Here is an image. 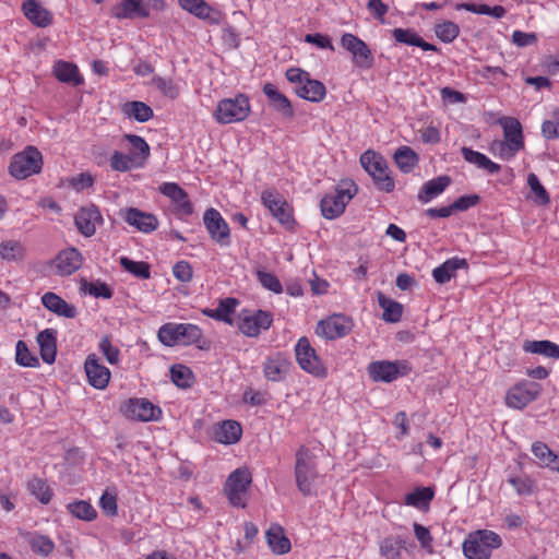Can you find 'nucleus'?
<instances>
[{
    "mask_svg": "<svg viewBox=\"0 0 559 559\" xmlns=\"http://www.w3.org/2000/svg\"><path fill=\"white\" fill-rule=\"evenodd\" d=\"M503 129V140H493L489 151L503 160H509L524 147L522 126L515 118H503L500 120Z\"/></svg>",
    "mask_w": 559,
    "mask_h": 559,
    "instance_id": "obj_1",
    "label": "nucleus"
},
{
    "mask_svg": "<svg viewBox=\"0 0 559 559\" xmlns=\"http://www.w3.org/2000/svg\"><path fill=\"white\" fill-rule=\"evenodd\" d=\"M295 480L298 490L304 496L316 491V480L319 477L316 455L306 447H300L295 454Z\"/></svg>",
    "mask_w": 559,
    "mask_h": 559,
    "instance_id": "obj_2",
    "label": "nucleus"
},
{
    "mask_svg": "<svg viewBox=\"0 0 559 559\" xmlns=\"http://www.w3.org/2000/svg\"><path fill=\"white\" fill-rule=\"evenodd\" d=\"M502 545L501 537L489 530L471 533L463 543V552L468 559H489Z\"/></svg>",
    "mask_w": 559,
    "mask_h": 559,
    "instance_id": "obj_3",
    "label": "nucleus"
},
{
    "mask_svg": "<svg viewBox=\"0 0 559 559\" xmlns=\"http://www.w3.org/2000/svg\"><path fill=\"white\" fill-rule=\"evenodd\" d=\"M357 193V186L352 180H343L333 193H329L321 200L320 206L322 215L328 219H333L343 214L346 204Z\"/></svg>",
    "mask_w": 559,
    "mask_h": 559,
    "instance_id": "obj_4",
    "label": "nucleus"
},
{
    "mask_svg": "<svg viewBox=\"0 0 559 559\" xmlns=\"http://www.w3.org/2000/svg\"><path fill=\"white\" fill-rule=\"evenodd\" d=\"M287 80L295 84L296 94L307 100L319 103L325 96V86L318 80L310 79L308 72L299 68H290L286 71Z\"/></svg>",
    "mask_w": 559,
    "mask_h": 559,
    "instance_id": "obj_5",
    "label": "nucleus"
},
{
    "mask_svg": "<svg viewBox=\"0 0 559 559\" xmlns=\"http://www.w3.org/2000/svg\"><path fill=\"white\" fill-rule=\"evenodd\" d=\"M43 156L34 146L26 147L23 152L15 154L9 166V173L16 179H25L41 170Z\"/></svg>",
    "mask_w": 559,
    "mask_h": 559,
    "instance_id": "obj_6",
    "label": "nucleus"
},
{
    "mask_svg": "<svg viewBox=\"0 0 559 559\" xmlns=\"http://www.w3.org/2000/svg\"><path fill=\"white\" fill-rule=\"evenodd\" d=\"M251 481L252 477L247 468H237L228 476L224 491L233 507L246 508Z\"/></svg>",
    "mask_w": 559,
    "mask_h": 559,
    "instance_id": "obj_7",
    "label": "nucleus"
},
{
    "mask_svg": "<svg viewBox=\"0 0 559 559\" xmlns=\"http://www.w3.org/2000/svg\"><path fill=\"white\" fill-rule=\"evenodd\" d=\"M250 112V103L247 96L240 94L235 98H225L217 104L215 118L219 123H231L245 120Z\"/></svg>",
    "mask_w": 559,
    "mask_h": 559,
    "instance_id": "obj_8",
    "label": "nucleus"
},
{
    "mask_svg": "<svg viewBox=\"0 0 559 559\" xmlns=\"http://www.w3.org/2000/svg\"><path fill=\"white\" fill-rule=\"evenodd\" d=\"M295 353L297 362L304 371L319 379L326 378L328 369L307 337H300L298 340Z\"/></svg>",
    "mask_w": 559,
    "mask_h": 559,
    "instance_id": "obj_9",
    "label": "nucleus"
},
{
    "mask_svg": "<svg viewBox=\"0 0 559 559\" xmlns=\"http://www.w3.org/2000/svg\"><path fill=\"white\" fill-rule=\"evenodd\" d=\"M261 201L280 224L287 229L294 227L293 210L280 192L274 189L264 190L261 193Z\"/></svg>",
    "mask_w": 559,
    "mask_h": 559,
    "instance_id": "obj_10",
    "label": "nucleus"
},
{
    "mask_svg": "<svg viewBox=\"0 0 559 559\" xmlns=\"http://www.w3.org/2000/svg\"><path fill=\"white\" fill-rule=\"evenodd\" d=\"M341 46L352 53L353 62L362 69H369L373 64V57L367 44L356 35L345 33L341 37Z\"/></svg>",
    "mask_w": 559,
    "mask_h": 559,
    "instance_id": "obj_11",
    "label": "nucleus"
},
{
    "mask_svg": "<svg viewBox=\"0 0 559 559\" xmlns=\"http://www.w3.org/2000/svg\"><path fill=\"white\" fill-rule=\"evenodd\" d=\"M408 371L407 364L405 361H373L368 366V373L370 378L376 381L392 382L399 376H404Z\"/></svg>",
    "mask_w": 559,
    "mask_h": 559,
    "instance_id": "obj_12",
    "label": "nucleus"
},
{
    "mask_svg": "<svg viewBox=\"0 0 559 559\" xmlns=\"http://www.w3.org/2000/svg\"><path fill=\"white\" fill-rule=\"evenodd\" d=\"M540 392V385L535 382H522L512 386L507 395L506 403L508 406L522 409L527 404L537 399Z\"/></svg>",
    "mask_w": 559,
    "mask_h": 559,
    "instance_id": "obj_13",
    "label": "nucleus"
},
{
    "mask_svg": "<svg viewBox=\"0 0 559 559\" xmlns=\"http://www.w3.org/2000/svg\"><path fill=\"white\" fill-rule=\"evenodd\" d=\"M353 328L350 319L334 314L325 320L319 321L316 328V333L326 340H334L347 335Z\"/></svg>",
    "mask_w": 559,
    "mask_h": 559,
    "instance_id": "obj_14",
    "label": "nucleus"
},
{
    "mask_svg": "<svg viewBox=\"0 0 559 559\" xmlns=\"http://www.w3.org/2000/svg\"><path fill=\"white\" fill-rule=\"evenodd\" d=\"M103 223V216L94 204L81 207L74 215V224L78 230L85 237L94 236L97 226Z\"/></svg>",
    "mask_w": 559,
    "mask_h": 559,
    "instance_id": "obj_15",
    "label": "nucleus"
},
{
    "mask_svg": "<svg viewBox=\"0 0 559 559\" xmlns=\"http://www.w3.org/2000/svg\"><path fill=\"white\" fill-rule=\"evenodd\" d=\"M204 225L211 238L221 246H228L230 242L229 227L221 213L215 209H209L203 215Z\"/></svg>",
    "mask_w": 559,
    "mask_h": 559,
    "instance_id": "obj_16",
    "label": "nucleus"
},
{
    "mask_svg": "<svg viewBox=\"0 0 559 559\" xmlns=\"http://www.w3.org/2000/svg\"><path fill=\"white\" fill-rule=\"evenodd\" d=\"M272 321L270 312L258 310L251 314H243L238 322V328L246 336L255 337L262 330L270 329Z\"/></svg>",
    "mask_w": 559,
    "mask_h": 559,
    "instance_id": "obj_17",
    "label": "nucleus"
},
{
    "mask_svg": "<svg viewBox=\"0 0 559 559\" xmlns=\"http://www.w3.org/2000/svg\"><path fill=\"white\" fill-rule=\"evenodd\" d=\"M122 217L130 226L142 233H152L158 227L157 217L136 207H127L119 211Z\"/></svg>",
    "mask_w": 559,
    "mask_h": 559,
    "instance_id": "obj_18",
    "label": "nucleus"
},
{
    "mask_svg": "<svg viewBox=\"0 0 559 559\" xmlns=\"http://www.w3.org/2000/svg\"><path fill=\"white\" fill-rule=\"evenodd\" d=\"M123 413L127 417L141 421L157 420L162 411L150 401L143 399L129 400L123 406Z\"/></svg>",
    "mask_w": 559,
    "mask_h": 559,
    "instance_id": "obj_19",
    "label": "nucleus"
},
{
    "mask_svg": "<svg viewBox=\"0 0 559 559\" xmlns=\"http://www.w3.org/2000/svg\"><path fill=\"white\" fill-rule=\"evenodd\" d=\"M178 2L183 10L211 25H218L224 19L222 12L210 7L205 0H178Z\"/></svg>",
    "mask_w": 559,
    "mask_h": 559,
    "instance_id": "obj_20",
    "label": "nucleus"
},
{
    "mask_svg": "<svg viewBox=\"0 0 559 559\" xmlns=\"http://www.w3.org/2000/svg\"><path fill=\"white\" fill-rule=\"evenodd\" d=\"M84 369L88 383L92 386L103 390L108 385L110 380V371L107 367L99 362V358L95 354H90L86 357Z\"/></svg>",
    "mask_w": 559,
    "mask_h": 559,
    "instance_id": "obj_21",
    "label": "nucleus"
},
{
    "mask_svg": "<svg viewBox=\"0 0 559 559\" xmlns=\"http://www.w3.org/2000/svg\"><path fill=\"white\" fill-rule=\"evenodd\" d=\"M81 265L82 255L75 248L61 251L55 259L56 272L61 276L73 274Z\"/></svg>",
    "mask_w": 559,
    "mask_h": 559,
    "instance_id": "obj_22",
    "label": "nucleus"
},
{
    "mask_svg": "<svg viewBox=\"0 0 559 559\" xmlns=\"http://www.w3.org/2000/svg\"><path fill=\"white\" fill-rule=\"evenodd\" d=\"M159 192L176 203L181 214L190 215L193 212V206L187 192L179 185L165 182L159 187Z\"/></svg>",
    "mask_w": 559,
    "mask_h": 559,
    "instance_id": "obj_23",
    "label": "nucleus"
},
{
    "mask_svg": "<svg viewBox=\"0 0 559 559\" xmlns=\"http://www.w3.org/2000/svg\"><path fill=\"white\" fill-rule=\"evenodd\" d=\"M22 10L26 19L37 27H47L52 23V14L36 0H24Z\"/></svg>",
    "mask_w": 559,
    "mask_h": 559,
    "instance_id": "obj_24",
    "label": "nucleus"
},
{
    "mask_svg": "<svg viewBox=\"0 0 559 559\" xmlns=\"http://www.w3.org/2000/svg\"><path fill=\"white\" fill-rule=\"evenodd\" d=\"M41 304L47 310L60 317L72 319L78 313L73 305L68 304L60 296L51 292L43 295Z\"/></svg>",
    "mask_w": 559,
    "mask_h": 559,
    "instance_id": "obj_25",
    "label": "nucleus"
},
{
    "mask_svg": "<svg viewBox=\"0 0 559 559\" xmlns=\"http://www.w3.org/2000/svg\"><path fill=\"white\" fill-rule=\"evenodd\" d=\"M241 435V426L236 420H224L214 427V439L223 444H234L238 442Z\"/></svg>",
    "mask_w": 559,
    "mask_h": 559,
    "instance_id": "obj_26",
    "label": "nucleus"
},
{
    "mask_svg": "<svg viewBox=\"0 0 559 559\" xmlns=\"http://www.w3.org/2000/svg\"><path fill=\"white\" fill-rule=\"evenodd\" d=\"M263 93L269 98L270 105L283 117H293L294 110L289 99L284 94L280 93L275 85L266 83L263 86Z\"/></svg>",
    "mask_w": 559,
    "mask_h": 559,
    "instance_id": "obj_27",
    "label": "nucleus"
},
{
    "mask_svg": "<svg viewBox=\"0 0 559 559\" xmlns=\"http://www.w3.org/2000/svg\"><path fill=\"white\" fill-rule=\"evenodd\" d=\"M112 15L119 20L136 16L147 17L150 12L140 0H121L118 5L112 8Z\"/></svg>",
    "mask_w": 559,
    "mask_h": 559,
    "instance_id": "obj_28",
    "label": "nucleus"
},
{
    "mask_svg": "<svg viewBox=\"0 0 559 559\" xmlns=\"http://www.w3.org/2000/svg\"><path fill=\"white\" fill-rule=\"evenodd\" d=\"M265 539L270 549L276 555L287 554L290 548V542L285 536L284 530L277 524H272L265 533Z\"/></svg>",
    "mask_w": 559,
    "mask_h": 559,
    "instance_id": "obj_29",
    "label": "nucleus"
},
{
    "mask_svg": "<svg viewBox=\"0 0 559 559\" xmlns=\"http://www.w3.org/2000/svg\"><path fill=\"white\" fill-rule=\"evenodd\" d=\"M53 73L60 82L71 84L73 86L81 85L84 82V79L79 73L78 67L72 62L62 60L56 62L53 66Z\"/></svg>",
    "mask_w": 559,
    "mask_h": 559,
    "instance_id": "obj_30",
    "label": "nucleus"
},
{
    "mask_svg": "<svg viewBox=\"0 0 559 559\" xmlns=\"http://www.w3.org/2000/svg\"><path fill=\"white\" fill-rule=\"evenodd\" d=\"M467 267L465 259L451 258L443 262L440 266L432 271L435 281L439 284H444L451 281L455 276V273L460 269Z\"/></svg>",
    "mask_w": 559,
    "mask_h": 559,
    "instance_id": "obj_31",
    "label": "nucleus"
},
{
    "mask_svg": "<svg viewBox=\"0 0 559 559\" xmlns=\"http://www.w3.org/2000/svg\"><path fill=\"white\" fill-rule=\"evenodd\" d=\"M451 183L449 176H439L431 180H428L418 193V200L421 203H428L433 198L441 194Z\"/></svg>",
    "mask_w": 559,
    "mask_h": 559,
    "instance_id": "obj_32",
    "label": "nucleus"
},
{
    "mask_svg": "<svg viewBox=\"0 0 559 559\" xmlns=\"http://www.w3.org/2000/svg\"><path fill=\"white\" fill-rule=\"evenodd\" d=\"M56 331L46 329L37 335V342L40 348V356L47 364H52L57 354Z\"/></svg>",
    "mask_w": 559,
    "mask_h": 559,
    "instance_id": "obj_33",
    "label": "nucleus"
},
{
    "mask_svg": "<svg viewBox=\"0 0 559 559\" xmlns=\"http://www.w3.org/2000/svg\"><path fill=\"white\" fill-rule=\"evenodd\" d=\"M462 155L464 159L475 165L478 168L487 170L489 174H497L500 171L501 167L499 164L490 160L486 155L474 151L469 147L463 146L461 148Z\"/></svg>",
    "mask_w": 559,
    "mask_h": 559,
    "instance_id": "obj_34",
    "label": "nucleus"
},
{
    "mask_svg": "<svg viewBox=\"0 0 559 559\" xmlns=\"http://www.w3.org/2000/svg\"><path fill=\"white\" fill-rule=\"evenodd\" d=\"M394 39L399 43L420 47L425 51H436L437 47L432 44L425 41L414 31L408 28H394L392 31Z\"/></svg>",
    "mask_w": 559,
    "mask_h": 559,
    "instance_id": "obj_35",
    "label": "nucleus"
},
{
    "mask_svg": "<svg viewBox=\"0 0 559 559\" xmlns=\"http://www.w3.org/2000/svg\"><path fill=\"white\" fill-rule=\"evenodd\" d=\"M379 306L383 309L382 319L385 322L396 323L401 320L403 313L402 304L386 297L383 293H378Z\"/></svg>",
    "mask_w": 559,
    "mask_h": 559,
    "instance_id": "obj_36",
    "label": "nucleus"
},
{
    "mask_svg": "<svg viewBox=\"0 0 559 559\" xmlns=\"http://www.w3.org/2000/svg\"><path fill=\"white\" fill-rule=\"evenodd\" d=\"M404 548L405 540L400 536H389L380 543V554L385 559H402Z\"/></svg>",
    "mask_w": 559,
    "mask_h": 559,
    "instance_id": "obj_37",
    "label": "nucleus"
},
{
    "mask_svg": "<svg viewBox=\"0 0 559 559\" xmlns=\"http://www.w3.org/2000/svg\"><path fill=\"white\" fill-rule=\"evenodd\" d=\"M264 376L270 381H281L288 371V364L281 357L269 358L263 367Z\"/></svg>",
    "mask_w": 559,
    "mask_h": 559,
    "instance_id": "obj_38",
    "label": "nucleus"
},
{
    "mask_svg": "<svg viewBox=\"0 0 559 559\" xmlns=\"http://www.w3.org/2000/svg\"><path fill=\"white\" fill-rule=\"evenodd\" d=\"M532 452L540 467L551 468L552 464L558 460V455L542 441H536L532 444Z\"/></svg>",
    "mask_w": 559,
    "mask_h": 559,
    "instance_id": "obj_39",
    "label": "nucleus"
},
{
    "mask_svg": "<svg viewBox=\"0 0 559 559\" xmlns=\"http://www.w3.org/2000/svg\"><path fill=\"white\" fill-rule=\"evenodd\" d=\"M238 305V301L235 298H226L221 300L218 307L216 309H207L204 310V313L210 317L214 318L227 323H231V313H234L236 306Z\"/></svg>",
    "mask_w": 559,
    "mask_h": 559,
    "instance_id": "obj_40",
    "label": "nucleus"
},
{
    "mask_svg": "<svg viewBox=\"0 0 559 559\" xmlns=\"http://www.w3.org/2000/svg\"><path fill=\"white\" fill-rule=\"evenodd\" d=\"M524 349L530 353L559 358V345L550 341H531L524 344Z\"/></svg>",
    "mask_w": 559,
    "mask_h": 559,
    "instance_id": "obj_41",
    "label": "nucleus"
},
{
    "mask_svg": "<svg viewBox=\"0 0 559 559\" xmlns=\"http://www.w3.org/2000/svg\"><path fill=\"white\" fill-rule=\"evenodd\" d=\"M394 160L404 173H409L417 164V154L408 146L400 147L394 154Z\"/></svg>",
    "mask_w": 559,
    "mask_h": 559,
    "instance_id": "obj_42",
    "label": "nucleus"
},
{
    "mask_svg": "<svg viewBox=\"0 0 559 559\" xmlns=\"http://www.w3.org/2000/svg\"><path fill=\"white\" fill-rule=\"evenodd\" d=\"M25 248L17 240L0 242V257L5 261H20L24 258Z\"/></svg>",
    "mask_w": 559,
    "mask_h": 559,
    "instance_id": "obj_43",
    "label": "nucleus"
},
{
    "mask_svg": "<svg viewBox=\"0 0 559 559\" xmlns=\"http://www.w3.org/2000/svg\"><path fill=\"white\" fill-rule=\"evenodd\" d=\"M433 498V491L429 487H419L416 488L413 492H409L405 496V504L412 506L415 508H423L429 504V502Z\"/></svg>",
    "mask_w": 559,
    "mask_h": 559,
    "instance_id": "obj_44",
    "label": "nucleus"
},
{
    "mask_svg": "<svg viewBox=\"0 0 559 559\" xmlns=\"http://www.w3.org/2000/svg\"><path fill=\"white\" fill-rule=\"evenodd\" d=\"M457 10H465L476 14L490 15L500 19L506 14V9L502 5L489 7L487 4L475 3H460L456 5Z\"/></svg>",
    "mask_w": 559,
    "mask_h": 559,
    "instance_id": "obj_45",
    "label": "nucleus"
},
{
    "mask_svg": "<svg viewBox=\"0 0 559 559\" xmlns=\"http://www.w3.org/2000/svg\"><path fill=\"white\" fill-rule=\"evenodd\" d=\"M123 111L140 122H145L153 117L152 108L143 102H131L123 106Z\"/></svg>",
    "mask_w": 559,
    "mask_h": 559,
    "instance_id": "obj_46",
    "label": "nucleus"
},
{
    "mask_svg": "<svg viewBox=\"0 0 559 559\" xmlns=\"http://www.w3.org/2000/svg\"><path fill=\"white\" fill-rule=\"evenodd\" d=\"M124 139L131 144L132 146V156L141 160L142 166L145 164L146 159L150 156V146L145 142V140L139 135L135 134H126Z\"/></svg>",
    "mask_w": 559,
    "mask_h": 559,
    "instance_id": "obj_47",
    "label": "nucleus"
},
{
    "mask_svg": "<svg viewBox=\"0 0 559 559\" xmlns=\"http://www.w3.org/2000/svg\"><path fill=\"white\" fill-rule=\"evenodd\" d=\"M110 166L116 171H128L132 168L142 167L141 160L135 159L132 155H124L115 152L110 159Z\"/></svg>",
    "mask_w": 559,
    "mask_h": 559,
    "instance_id": "obj_48",
    "label": "nucleus"
},
{
    "mask_svg": "<svg viewBox=\"0 0 559 559\" xmlns=\"http://www.w3.org/2000/svg\"><path fill=\"white\" fill-rule=\"evenodd\" d=\"M68 511L76 519L92 521L96 518V510L84 500L75 501L67 506Z\"/></svg>",
    "mask_w": 559,
    "mask_h": 559,
    "instance_id": "obj_49",
    "label": "nucleus"
},
{
    "mask_svg": "<svg viewBox=\"0 0 559 559\" xmlns=\"http://www.w3.org/2000/svg\"><path fill=\"white\" fill-rule=\"evenodd\" d=\"M28 491L35 496L41 503L47 504L50 502L52 491L49 486L40 478H33L27 485Z\"/></svg>",
    "mask_w": 559,
    "mask_h": 559,
    "instance_id": "obj_50",
    "label": "nucleus"
},
{
    "mask_svg": "<svg viewBox=\"0 0 559 559\" xmlns=\"http://www.w3.org/2000/svg\"><path fill=\"white\" fill-rule=\"evenodd\" d=\"M15 349V361L17 365L29 368L39 366L38 358L29 352L25 342L17 341Z\"/></svg>",
    "mask_w": 559,
    "mask_h": 559,
    "instance_id": "obj_51",
    "label": "nucleus"
},
{
    "mask_svg": "<svg viewBox=\"0 0 559 559\" xmlns=\"http://www.w3.org/2000/svg\"><path fill=\"white\" fill-rule=\"evenodd\" d=\"M32 550L40 556H48L55 549L53 542L46 535L34 534L28 539Z\"/></svg>",
    "mask_w": 559,
    "mask_h": 559,
    "instance_id": "obj_52",
    "label": "nucleus"
},
{
    "mask_svg": "<svg viewBox=\"0 0 559 559\" xmlns=\"http://www.w3.org/2000/svg\"><path fill=\"white\" fill-rule=\"evenodd\" d=\"M178 334L179 344L182 345L194 344L202 336L201 329L198 325L190 323H179Z\"/></svg>",
    "mask_w": 559,
    "mask_h": 559,
    "instance_id": "obj_53",
    "label": "nucleus"
},
{
    "mask_svg": "<svg viewBox=\"0 0 559 559\" xmlns=\"http://www.w3.org/2000/svg\"><path fill=\"white\" fill-rule=\"evenodd\" d=\"M120 264L123 266L126 271H128L129 273L133 274L139 278L147 280L151 276L150 265L146 262H135L127 257H122L120 258Z\"/></svg>",
    "mask_w": 559,
    "mask_h": 559,
    "instance_id": "obj_54",
    "label": "nucleus"
},
{
    "mask_svg": "<svg viewBox=\"0 0 559 559\" xmlns=\"http://www.w3.org/2000/svg\"><path fill=\"white\" fill-rule=\"evenodd\" d=\"M178 329L179 324L177 323H166L162 325L157 333L159 342L169 347L179 344Z\"/></svg>",
    "mask_w": 559,
    "mask_h": 559,
    "instance_id": "obj_55",
    "label": "nucleus"
},
{
    "mask_svg": "<svg viewBox=\"0 0 559 559\" xmlns=\"http://www.w3.org/2000/svg\"><path fill=\"white\" fill-rule=\"evenodd\" d=\"M360 164L362 168L370 175L373 171L381 170V167L385 166L384 158L373 151H366L360 156Z\"/></svg>",
    "mask_w": 559,
    "mask_h": 559,
    "instance_id": "obj_56",
    "label": "nucleus"
},
{
    "mask_svg": "<svg viewBox=\"0 0 559 559\" xmlns=\"http://www.w3.org/2000/svg\"><path fill=\"white\" fill-rule=\"evenodd\" d=\"M171 380L179 388H189L192 383V371L183 365H175L170 369Z\"/></svg>",
    "mask_w": 559,
    "mask_h": 559,
    "instance_id": "obj_57",
    "label": "nucleus"
},
{
    "mask_svg": "<svg viewBox=\"0 0 559 559\" xmlns=\"http://www.w3.org/2000/svg\"><path fill=\"white\" fill-rule=\"evenodd\" d=\"M435 32L442 41L450 43L457 37L460 28L455 23L447 21L437 24Z\"/></svg>",
    "mask_w": 559,
    "mask_h": 559,
    "instance_id": "obj_58",
    "label": "nucleus"
},
{
    "mask_svg": "<svg viewBox=\"0 0 559 559\" xmlns=\"http://www.w3.org/2000/svg\"><path fill=\"white\" fill-rule=\"evenodd\" d=\"M370 176L380 190L391 192L394 189V181L388 174L386 165L381 167V170L371 173Z\"/></svg>",
    "mask_w": 559,
    "mask_h": 559,
    "instance_id": "obj_59",
    "label": "nucleus"
},
{
    "mask_svg": "<svg viewBox=\"0 0 559 559\" xmlns=\"http://www.w3.org/2000/svg\"><path fill=\"white\" fill-rule=\"evenodd\" d=\"M370 176L380 190L391 192L394 189V181L388 174L386 165L381 167V170L371 173Z\"/></svg>",
    "mask_w": 559,
    "mask_h": 559,
    "instance_id": "obj_60",
    "label": "nucleus"
},
{
    "mask_svg": "<svg viewBox=\"0 0 559 559\" xmlns=\"http://www.w3.org/2000/svg\"><path fill=\"white\" fill-rule=\"evenodd\" d=\"M508 481L520 496H530L535 488L534 480L530 477H511Z\"/></svg>",
    "mask_w": 559,
    "mask_h": 559,
    "instance_id": "obj_61",
    "label": "nucleus"
},
{
    "mask_svg": "<svg viewBox=\"0 0 559 559\" xmlns=\"http://www.w3.org/2000/svg\"><path fill=\"white\" fill-rule=\"evenodd\" d=\"M257 276L264 288L275 294L282 293V284L274 274L264 271H258Z\"/></svg>",
    "mask_w": 559,
    "mask_h": 559,
    "instance_id": "obj_62",
    "label": "nucleus"
},
{
    "mask_svg": "<svg viewBox=\"0 0 559 559\" xmlns=\"http://www.w3.org/2000/svg\"><path fill=\"white\" fill-rule=\"evenodd\" d=\"M99 506L102 510L109 516L117 515L118 512V504H117V495L115 492H110L109 490H106L100 499H99Z\"/></svg>",
    "mask_w": 559,
    "mask_h": 559,
    "instance_id": "obj_63",
    "label": "nucleus"
},
{
    "mask_svg": "<svg viewBox=\"0 0 559 559\" xmlns=\"http://www.w3.org/2000/svg\"><path fill=\"white\" fill-rule=\"evenodd\" d=\"M99 350L103 353L107 361L116 365L119 361V349L111 344L108 336H104L99 342Z\"/></svg>",
    "mask_w": 559,
    "mask_h": 559,
    "instance_id": "obj_64",
    "label": "nucleus"
}]
</instances>
